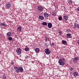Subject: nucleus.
Here are the masks:
<instances>
[{
	"label": "nucleus",
	"mask_w": 79,
	"mask_h": 79,
	"mask_svg": "<svg viewBox=\"0 0 79 79\" xmlns=\"http://www.w3.org/2000/svg\"><path fill=\"white\" fill-rule=\"evenodd\" d=\"M16 52H17V54L18 55H20V48H19V49L18 50H16Z\"/></svg>",
	"instance_id": "9b49d317"
},
{
	"label": "nucleus",
	"mask_w": 79,
	"mask_h": 79,
	"mask_svg": "<svg viewBox=\"0 0 79 79\" xmlns=\"http://www.w3.org/2000/svg\"><path fill=\"white\" fill-rule=\"evenodd\" d=\"M17 29V31H18L20 32V27H18Z\"/></svg>",
	"instance_id": "bb28decb"
},
{
	"label": "nucleus",
	"mask_w": 79,
	"mask_h": 79,
	"mask_svg": "<svg viewBox=\"0 0 79 79\" xmlns=\"http://www.w3.org/2000/svg\"><path fill=\"white\" fill-rule=\"evenodd\" d=\"M21 27H20V31H22V30H21Z\"/></svg>",
	"instance_id": "ea45409f"
},
{
	"label": "nucleus",
	"mask_w": 79,
	"mask_h": 79,
	"mask_svg": "<svg viewBox=\"0 0 79 79\" xmlns=\"http://www.w3.org/2000/svg\"><path fill=\"white\" fill-rule=\"evenodd\" d=\"M58 19L60 21H62V17H61V16L58 17Z\"/></svg>",
	"instance_id": "412c9836"
},
{
	"label": "nucleus",
	"mask_w": 79,
	"mask_h": 79,
	"mask_svg": "<svg viewBox=\"0 0 79 79\" xmlns=\"http://www.w3.org/2000/svg\"><path fill=\"white\" fill-rule=\"evenodd\" d=\"M2 78L3 79H6V75H3L2 76Z\"/></svg>",
	"instance_id": "a211bd4d"
},
{
	"label": "nucleus",
	"mask_w": 79,
	"mask_h": 79,
	"mask_svg": "<svg viewBox=\"0 0 79 79\" xmlns=\"http://www.w3.org/2000/svg\"><path fill=\"white\" fill-rule=\"evenodd\" d=\"M7 35L8 37H11V32H8L7 34Z\"/></svg>",
	"instance_id": "4468645a"
},
{
	"label": "nucleus",
	"mask_w": 79,
	"mask_h": 79,
	"mask_svg": "<svg viewBox=\"0 0 79 79\" xmlns=\"http://www.w3.org/2000/svg\"><path fill=\"white\" fill-rule=\"evenodd\" d=\"M73 75L75 77H77L78 76V73L76 72H74L73 73Z\"/></svg>",
	"instance_id": "0eeeda50"
},
{
	"label": "nucleus",
	"mask_w": 79,
	"mask_h": 79,
	"mask_svg": "<svg viewBox=\"0 0 79 79\" xmlns=\"http://www.w3.org/2000/svg\"><path fill=\"white\" fill-rule=\"evenodd\" d=\"M62 42L63 44H66V41H64V40H62Z\"/></svg>",
	"instance_id": "aec40b11"
},
{
	"label": "nucleus",
	"mask_w": 79,
	"mask_h": 79,
	"mask_svg": "<svg viewBox=\"0 0 79 79\" xmlns=\"http://www.w3.org/2000/svg\"><path fill=\"white\" fill-rule=\"evenodd\" d=\"M77 27L78 29H79V24H77Z\"/></svg>",
	"instance_id": "72a5a7b5"
},
{
	"label": "nucleus",
	"mask_w": 79,
	"mask_h": 79,
	"mask_svg": "<svg viewBox=\"0 0 79 79\" xmlns=\"http://www.w3.org/2000/svg\"><path fill=\"white\" fill-rule=\"evenodd\" d=\"M29 48L28 47L26 48H25V50L26 51H29Z\"/></svg>",
	"instance_id": "393cba45"
},
{
	"label": "nucleus",
	"mask_w": 79,
	"mask_h": 79,
	"mask_svg": "<svg viewBox=\"0 0 79 79\" xmlns=\"http://www.w3.org/2000/svg\"><path fill=\"white\" fill-rule=\"evenodd\" d=\"M46 44H47V43H46L45 44V45H46Z\"/></svg>",
	"instance_id": "a18cd8bd"
},
{
	"label": "nucleus",
	"mask_w": 79,
	"mask_h": 79,
	"mask_svg": "<svg viewBox=\"0 0 79 79\" xmlns=\"http://www.w3.org/2000/svg\"><path fill=\"white\" fill-rule=\"evenodd\" d=\"M20 53L21 54V49H20Z\"/></svg>",
	"instance_id": "79ce46f5"
},
{
	"label": "nucleus",
	"mask_w": 79,
	"mask_h": 79,
	"mask_svg": "<svg viewBox=\"0 0 79 79\" xmlns=\"http://www.w3.org/2000/svg\"><path fill=\"white\" fill-rule=\"evenodd\" d=\"M28 58V56H26V57H25V58L26 59H27V58Z\"/></svg>",
	"instance_id": "f704fd0d"
},
{
	"label": "nucleus",
	"mask_w": 79,
	"mask_h": 79,
	"mask_svg": "<svg viewBox=\"0 0 79 79\" xmlns=\"http://www.w3.org/2000/svg\"><path fill=\"white\" fill-rule=\"evenodd\" d=\"M48 41H49V42H51V40H49V39H48Z\"/></svg>",
	"instance_id": "58836bf2"
},
{
	"label": "nucleus",
	"mask_w": 79,
	"mask_h": 79,
	"mask_svg": "<svg viewBox=\"0 0 79 79\" xmlns=\"http://www.w3.org/2000/svg\"><path fill=\"white\" fill-rule=\"evenodd\" d=\"M68 2L69 5H71L72 4V1H71L70 0L68 1Z\"/></svg>",
	"instance_id": "f3484780"
},
{
	"label": "nucleus",
	"mask_w": 79,
	"mask_h": 79,
	"mask_svg": "<svg viewBox=\"0 0 79 79\" xmlns=\"http://www.w3.org/2000/svg\"><path fill=\"white\" fill-rule=\"evenodd\" d=\"M63 18L65 20H67L68 19V17L67 15H64L63 17Z\"/></svg>",
	"instance_id": "9d476101"
},
{
	"label": "nucleus",
	"mask_w": 79,
	"mask_h": 79,
	"mask_svg": "<svg viewBox=\"0 0 79 79\" xmlns=\"http://www.w3.org/2000/svg\"><path fill=\"white\" fill-rule=\"evenodd\" d=\"M48 39H49V38L46 37L45 38V42H47Z\"/></svg>",
	"instance_id": "cd10ccee"
},
{
	"label": "nucleus",
	"mask_w": 79,
	"mask_h": 79,
	"mask_svg": "<svg viewBox=\"0 0 79 79\" xmlns=\"http://www.w3.org/2000/svg\"><path fill=\"white\" fill-rule=\"evenodd\" d=\"M77 10L78 11H79V7L77 8Z\"/></svg>",
	"instance_id": "c9c22d12"
},
{
	"label": "nucleus",
	"mask_w": 79,
	"mask_h": 79,
	"mask_svg": "<svg viewBox=\"0 0 79 79\" xmlns=\"http://www.w3.org/2000/svg\"><path fill=\"white\" fill-rule=\"evenodd\" d=\"M8 40H10L12 41V38L11 37H9L8 38Z\"/></svg>",
	"instance_id": "c85d7f7f"
},
{
	"label": "nucleus",
	"mask_w": 79,
	"mask_h": 79,
	"mask_svg": "<svg viewBox=\"0 0 79 79\" xmlns=\"http://www.w3.org/2000/svg\"><path fill=\"white\" fill-rule=\"evenodd\" d=\"M37 9L39 11L41 12L43 10V8L40 6H38L37 7Z\"/></svg>",
	"instance_id": "f257e3e1"
},
{
	"label": "nucleus",
	"mask_w": 79,
	"mask_h": 79,
	"mask_svg": "<svg viewBox=\"0 0 79 79\" xmlns=\"http://www.w3.org/2000/svg\"><path fill=\"white\" fill-rule=\"evenodd\" d=\"M69 31H70V30L69 29H67V31H66V32L67 33H69Z\"/></svg>",
	"instance_id": "7c9ffc66"
},
{
	"label": "nucleus",
	"mask_w": 79,
	"mask_h": 79,
	"mask_svg": "<svg viewBox=\"0 0 79 79\" xmlns=\"http://www.w3.org/2000/svg\"><path fill=\"white\" fill-rule=\"evenodd\" d=\"M40 50L38 48H36L35 49V51L36 53H39L40 52Z\"/></svg>",
	"instance_id": "ddd939ff"
},
{
	"label": "nucleus",
	"mask_w": 79,
	"mask_h": 79,
	"mask_svg": "<svg viewBox=\"0 0 79 79\" xmlns=\"http://www.w3.org/2000/svg\"><path fill=\"white\" fill-rule=\"evenodd\" d=\"M69 69L70 70V71H72L73 70V69L71 67H70L69 68Z\"/></svg>",
	"instance_id": "473e14b6"
},
{
	"label": "nucleus",
	"mask_w": 79,
	"mask_h": 79,
	"mask_svg": "<svg viewBox=\"0 0 79 79\" xmlns=\"http://www.w3.org/2000/svg\"><path fill=\"white\" fill-rule=\"evenodd\" d=\"M51 52L48 48H47L45 50V53L47 54V55H49L51 54Z\"/></svg>",
	"instance_id": "f03ea898"
},
{
	"label": "nucleus",
	"mask_w": 79,
	"mask_h": 79,
	"mask_svg": "<svg viewBox=\"0 0 79 79\" xmlns=\"http://www.w3.org/2000/svg\"><path fill=\"white\" fill-rule=\"evenodd\" d=\"M77 26V24L76 23H75L74 24V25H73V29H75L76 27Z\"/></svg>",
	"instance_id": "6ab92c4d"
},
{
	"label": "nucleus",
	"mask_w": 79,
	"mask_h": 79,
	"mask_svg": "<svg viewBox=\"0 0 79 79\" xmlns=\"http://www.w3.org/2000/svg\"><path fill=\"white\" fill-rule=\"evenodd\" d=\"M52 15L53 16H56V13H54V12H52Z\"/></svg>",
	"instance_id": "b1692460"
},
{
	"label": "nucleus",
	"mask_w": 79,
	"mask_h": 79,
	"mask_svg": "<svg viewBox=\"0 0 79 79\" xmlns=\"http://www.w3.org/2000/svg\"><path fill=\"white\" fill-rule=\"evenodd\" d=\"M58 33L60 35H61L62 34V32L61 31H60L58 32Z\"/></svg>",
	"instance_id": "c756f323"
},
{
	"label": "nucleus",
	"mask_w": 79,
	"mask_h": 79,
	"mask_svg": "<svg viewBox=\"0 0 79 79\" xmlns=\"http://www.w3.org/2000/svg\"><path fill=\"white\" fill-rule=\"evenodd\" d=\"M43 15H44V17L45 18H48L49 17V14L47 12H44L43 14Z\"/></svg>",
	"instance_id": "423d86ee"
},
{
	"label": "nucleus",
	"mask_w": 79,
	"mask_h": 79,
	"mask_svg": "<svg viewBox=\"0 0 79 79\" xmlns=\"http://www.w3.org/2000/svg\"><path fill=\"white\" fill-rule=\"evenodd\" d=\"M48 28H51L52 27V23H48Z\"/></svg>",
	"instance_id": "1a4fd4ad"
},
{
	"label": "nucleus",
	"mask_w": 79,
	"mask_h": 79,
	"mask_svg": "<svg viewBox=\"0 0 79 79\" xmlns=\"http://www.w3.org/2000/svg\"><path fill=\"white\" fill-rule=\"evenodd\" d=\"M79 58L78 57H76L74 58H73V61L75 64H76L77 63V60H79Z\"/></svg>",
	"instance_id": "20e7f679"
},
{
	"label": "nucleus",
	"mask_w": 79,
	"mask_h": 79,
	"mask_svg": "<svg viewBox=\"0 0 79 79\" xmlns=\"http://www.w3.org/2000/svg\"><path fill=\"white\" fill-rule=\"evenodd\" d=\"M20 69V67L18 68V67L16 66L14 67V69L15 70H17L18 69Z\"/></svg>",
	"instance_id": "5701e85b"
},
{
	"label": "nucleus",
	"mask_w": 79,
	"mask_h": 79,
	"mask_svg": "<svg viewBox=\"0 0 79 79\" xmlns=\"http://www.w3.org/2000/svg\"><path fill=\"white\" fill-rule=\"evenodd\" d=\"M1 52L0 51V54H1Z\"/></svg>",
	"instance_id": "c03bdc74"
},
{
	"label": "nucleus",
	"mask_w": 79,
	"mask_h": 79,
	"mask_svg": "<svg viewBox=\"0 0 79 79\" xmlns=\"http://www.w3.org/2000/svg\"><path fill=\"white\" fill-rule=\"evenodd\" d=\"M0 25L2 26H4V27H7V25L5 23H0Z\"/></svg>",
	"instance_id": "6e6552de"
},
{
	"label": "nucleus",
	"mask_w": 79,
	"mask_h": 79,
	"mask_svg": "<svg viewBox=\"0 0 79 79\" xmlns=\"http://www.w3.org/2000/svg\"><path fill=\"white\" fill-rule=\"evenodd\" d=\"M42 25L44 26H47V23L46 22H43L42 23Z\"/></svg>",
	"instance_id": "dca6fc26"
},
{
	"label": "nucleus",
	"mask_w": 79,
	"mask_h": 79,
	"mask_svg": "<svg viewBox=\"0 0 79 79\" xmlns=\"http://www.w3.org/2000/svg\"><path fill=\"white\" fill-rule=\"evenodd\" d=\"M77 43L79 45V40H78L77 41Z\"/></svg>",
	"instance_id": "4c0bfd02"
},
{
	"label": "nucleus",
	"mask_w": 79,
	"mask_h": 79,
	"mask_svg": "<svg viewBox=\"0 0 79 79\" xmlns=\"http://www.w3.org/2000/svg\"><path fill=\"white\" fill-rule=\"evenodd\" d=\"M10 6H11V4H10L9 2H7V3L6 4L5 7L6 8L8 9L9 8Z\"/></svg>",
	"instance_id": "39448f33"
},
{
	"label": "nucleus",
	"mask_w": 79,
	"mask_h": 79,
	"mask_svg": "<svg viewBox=\"0 0 79 79\" xmlns=\"http://www.w3.org/2000/svg\"><path fill=\"white\" fill-rule=\"evenodd\" d=\"M20 71L21 72H22L23 71V69L22 67H20Z\"/></svg>",
	"instance_id": "4be33fe9"
},
{
	"label": "nucleus",
	"mask_w": 79,
	"mask_h": 79,
	"mask_svg": "<svg viewBox=\"0 0 79 79\" xmlns=\"http://www.w3.org/2000/svg\"><path fill=\"white\" fill-rule=\"evenodd\" d=\"M53 45H54V43H52V44H51V46H53Z\"/></svg>",
	"instance_id": "e433bc0d"
},
{
	"label": "nucleus",
	"mask_w": 79,
	"mask_h": 79,
	"mask_svg": "<svg viewBox=\"0 0 79 79\" xmlns=\"http://www.w3.org/2000/svg\"><path fill=\"white\" fill-rule=\"evenodd\" d=\"M11 63L12 64H14V62H12Z\"/></svg>",
	"instance_id": "a19ab883"
},
{
	"label": "nucleus",
	"mask_w": 79,
	"mask_h": 79,
	"mask_svg": "<svg viewBox=\"0 0 79 79\" xmlns=\"http://www.w3.org/2000/svg\"><path fill=\"white\" fill-rule=\"evenodd\" d=\"M20 68L19 69H17L15 71L17 73H19V72H20Z\"/></svg>",
	"instance_id": "a878e982"
},
{
	"label": "nucleus",
	"mask_w": 79,
	"mask_h": 79,
	"mask_svg": "<svg viewBox=\"0 0 79 79\" xmlns=\"http://www.w3.org/2000/svg\"><path fill=\"white\" fill-rule=\"evenodd\" d=\"M39 19H40L41 20H44V17L43 16H42V15H40L39 16Z\"/></svg>",
	"instance_id": "f8f14e48"
},
{
	"label": "nucleus",
	"mask_w": 79,
	"mask_h": 79,
	"mask_svg": "<svg viewBox=\"0 0 79 79\" xmlns=\"http://www.w3.org/2000/svg\"><path fill=\"white\" fill-rule=\"evenodd\" d=\"M58 63L61 66H63L64 64V61H62L61 59H60V60H58Z\"/></svg>",
	"instance_id": "7ed1b4c3"
},
{
	"label": "nucleus",
	"mask_w": 79,
	"mask_h": 79,
	"mask_svg": "<svg viewBox=\"0 0 79 79\" xmlns=\"http://www.w3.org/2000/svg\"><path fill=\"white\" fill-rule=\"evenodd\" d=\"M60 59L62 60H62H63V61H64L65 60V58H62V59Z\"/></svg>",
	"instance_id": "2f4dec72"
},
{
	"label": "nucleus",
	"mask_w": 79,
	"mask_h": 79,
	"mask_svg": "<svg viewBox=\"0 0 79 79\" xmlns=\"http://www.w3.org/2000/svg\"><path fill=\"white\" fill-rule=\"evenodd\" d=\"M49 44H51V42H50V43H49Z\"/></svg>",
	"instance_id": "37998d69"
},
{
	"label": "nucleus",
	"mask_w": 79,
	"mask_h": 79,
	"mask_svg": "<svg viewBox=\"0 0 79 79\" xmlns=\"http://www.w3.org/2000/svg\"><path fill=\"white\" fill-rule=\"evenodd\" d=\"M71 34L68 33L67 34V36L69 38H71Z\"/></svg>",
	"instance_id": "2eb2a0df"
}]
</instances>
